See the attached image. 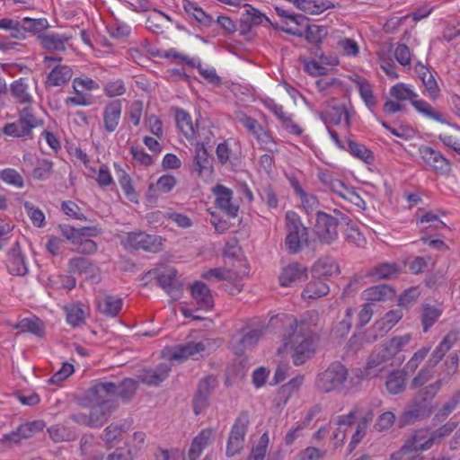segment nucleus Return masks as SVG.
Instances as JSON below:
<instances>
[{"label": "nucleus", "mask_w": 460, "mask_h": 460, "mask_svg": "<svg viewBox=\"0 0 460 460\" xmlns=\"http://www.w3.org/2000/svg\"><path fill=\"white\" fill-rule=\"evenodd\" d=\"M105 409L110 410L107 406L95 404L92 407L88 414L89 427L99 428L102 427L107 420V414Z\"/></svg>", "instance_id": "nucleus-45"}, {"label": "nucleus", "mask_w": 460, "mask_h": 460, "mask_svg": "<svg viewBox=\"0 0 460 460\" xmlns=\"http://www.w3.org/2000/svg\"><path fill=\"white\" fill-rule=\"evenodd\" d=\"M394 296V288L386 284L377 285L366 290V296L369 301H384L391 299Z\"/></svg>", "instance_id": "nucleus-39"}, {"label": "nucleus", "mask_w": 460, "mask_h": 460, "mask_svg": "<svg viewBox=\"0 0 460 460\" xmlns=\"http://www.w3.org/2000/svg\"><path fill=\"white\" fill-rule=\"evenodd\" d=\"M138 388V381L132 378H125L118 385L115 384V398H119L122 402H128L132 400Z\"/></svg>", "instance_id": "nucleus-30"}, {"label": "nucleus", "mask_w": 460, "mask_h": 460, "mask_svg": "<svg viewBox=\"0 0 460 460\" xmlns=\"http://www.w3.org/2000/svg\"><path fill=\"white\" fill-rule=\"evenodd\" d=\"M348 375V370L342 364L334 362L317 375L316 389L322 393L340 392L344 388Z\"/></svg>", "instance_id": "nucleus-2"}, {"label": "nucleus", "mask_w": 460, "mask_h": 460, "mask_svg": "<svg viewBox=\"0 0 460 460\" xmlns=\"http://www.w3.org/2000/svg\"><path fill=\"white\" fill-rule=\"evenodd\" d=\"M176 123L177 127L183 133L187 138L199 137L200 140L203 138L204 128L199 127V123H196V127L193 126L192 120L189 113L183 110H178L176 112Z\"/></svg>", "instance_id": "nucleus-16"}, {"label": "nucleus", "mask_w": 460, "mask_h": 460, "mask_svg": "<svg viewBox=\"0 0 460 460\" xmlns=\"http://www.w3.org/2000/svg\"><path fill=\"white\" fill-rule=\"evenodd\" d=\"M171 371V364L163 363L155 368H143L138 372L137 380L147 385H159L164 381Z\"/></svg>", "instance_id": "nucleus-12"}, {"label": "nucleus", "mask_w": 460, "mask_h": 460, "mask_svg": "<svg viewBox=\"0 0 460 460\" xmlns=\"http://www.w3.org/2000/svg\"><path fill=\"white\" fill-rule=\"evenodd\" d=\"M178 271L174 268L163 270L154 269L146 273V277L154 278L173 300L179 299L181 294L182 283L177 279Z\"/></svg>", "instance_id": "nucleus-5"}, {"label": "nucleus", "mask_w": 460, "mask_h": 460, "mask_svg": "<svg viewBox=\"0 0 460 460\" xmlns=\"http://www.w3.org/2000/svg\"><path fill=\"white\" fill-rule=\"evenodd\" d=\"M395 419V415L392 411H385L377 418L374 429L379 432L387 430L393 426Z\"/></svg>", "instance_id": "nucleus-58"}, {"label": "nucleus", "mask_w": 460, "mask_h": 460, "mask_svg": "<svg viewBox=\"0 0 460 460\" xmlns=\"http://www.w3.org/2000/svg\"><path fill=\"white\" fill-rule=\"evenodd\" d=\"M286 218L288 220V235L285 244L289 253L296 254L309 245V230L303 226L295 212L288 211Z\"/></svg>", "instance_id": "nucleus-3"}, {"label": "nucleus", "mask_w": 460, "mask_h": 460, "mask_svg": "<svg viewBox=\"0 0 460 460\" xmlns=\"http://www.w3.org/2000/svg\"><path fill=\"white\" fill-rule=\"evenodd\" d=\"M339 266L335 260L331 257L319 259L313 267V272L317 277H332L339 274Z\"/></svg>", "instance_id": "nucleus-33"}, {"label": "nucleus", "mask_w": 460, "mask_h": 460, "mask_svg": "<svg viewBox=\"0 0 460 460\" xmlns=\"http://www.w3.org/2000/svg\"><path fill=\"white\" fill-rule=\"evenodd\" d=\"M11 93L21 103H30L31 96L28 93V85L23 79L14 81L11 85Z\"/></svg>", "instance_id": "nucleus-44"}, {"label": "nucleus", "mask_w": 460, "mask_h": 460, "mask_svg": "<svg viewBox=\"0 0 460 460\" xmlns=\"http://www.w3.org/2000/svg\"><path fill=\"white\" fill-rule=\"evenodd\" d=\"M245 13L242 15L240 20V30L242 33L249 32L252 26L262 23L264 20L272 24L270 20L256 8L250 4H245Z\"/></svg>", "instance_id": "nucleus-21"}, {"label": "nucleus", "mask_w": 460, "mask_h": 460, "mask_svg": "<svg viewBox=\"0 0 460 460\" xmlns=\"http://www.w3.org/2000/svg\"><path fill=\"white\" fill-rule=\"evenodd\" d=\"M451 342L448 337H445L439 345L432 352L431 357L429 359V365L430 367H434L442 359L445 354L450 349Z\"/></svg>", "instance_id": "nucleus-51"}, {"label": "nucleus", "mask_w": 460, "mask_h": 460, "mask_svg": "<svg viewBox=\"0 0 460 460\" xmlns=\"http://www.w3.org/2000/svg\"><path fill=\"white\" fill-rule=\"evenodd\" d=\"M435 444L429 429H420L415 430L404 442L398 454L407 455L412 452L425 451Z\"/></svg>", "instance_id": "nucleus-7"}, {"label": "nucleus", "mask_w": 460, "mask_h": 460, "mask_svg": "<svg viewBox=\"0 0 460 460\" xmlns=\"http://www.w3.org/2000/svg\"><path fill=\"white\" fill-rule=\"evenodd\" d=\"M444 384H447V379L439 378L435 383L426 385L419 390L412 400L416 401V402L420 404L424 409H427L428 404L435 397Z\"/></svg>", "instance_id": "nucleus-26"}, {"label": "nucleus", "mask_w": 460, "mask_h": 460, "mask_svg": "<svg viewBox=\"0 0 460 460\" xmlns=\"http://www.w3.org/2000/svg\"><path fill=\"white\" fill-rule=\"evenodd\" d=\"M390 94L399 101H405L416 98L417 95L410 88L406 87L403 84H397L393 86L390 91Z\"/></svg>", "instance_id": "nucleus-57"}, {"label": "nucleus", "mask_w": 460, "mask_h": 460, "mask_svg": "<svg viewBox=\"0 0 460 460\" xmlns=\"http://www.w3.org/2000/svg\"><path fill=\"white\" fill-rule=\"evenodd\" d=\"M459 403L460 390L454 393L452 396L442 405L438 412L436 414V418L445 420L456 409Z\"/></svg>", "instance_id": "nucleus-48"}, {"label": "nucleus", "mask_w": 460, "mask_h": 460, "mask_svg": "<svg viewBox=\"0 0 460 460\" xmlns=\"http://www.w3.org/2000/svg\"><path fill=\"white\" fill-rule=\"evenodd\" d=\"M341 213L339 217H333L327 213L318 211L314 233L321 243L331 244L337 240L338 226H341Z\"/></svg>", "instance_id": "nucleus-4"}, {"label": "nucleus", "mask_w": 460, "mask_h": 460, "mask_svg": "<svg viewBox=\"0 0 460 460\" xmlns=\"http://www.w3.org/2000/svg\"><path fill=\"white\" fill-rule=\"evenodd\" d=\"M250 423L249 415L246 411L239 414L231 429L227 447L226 456H234L241 452L244 444V436Z\"/></svg>", "instance_id": "nucleus-6"}, {"label": "nucleus", "mask_w": 460, "mask_h": 460, "mask_svg": "<svg viewBox=\"0 0 460 460\" xmlns=\"http://www.w3.org/2000/svg\"><path fill=\"white\" fill-rule=\"evenodd\" d=\"M406 374L403 371H394L386 379L385 385L391 394H398L405 390Z\"/></svg>", "instance_id": "nucleus-38"}, {"label": "nucleus", "mask_w": 460, "mask_h": 460, "mask_svg": "<svg viewBox=\"0 0 460 460\" xmlns=\"http://www.w3.org/2000/svg\"><path fill=\"white\" fill-rule=\"evenodd\" d=\"M190 288L198 309L210 310L214 306L211 290L205 283L195 281Z\"/></svg>", "instance_id": "nucleus-14"}, {"label": "nucleus", "mask_w": 460, "mask_h": 460, "mask_svg": "<svg viewBox=\"0 0 460 460\" xmlns=\"http://www.w3.org/2000/svg\"><path fill=\"white\" fill-rule=\"evenodd\" d=\"M215 191L217 195L216 204L217 208L224 210L227 216L231 217H236L238 206H235L231 202L233 191L223 185H217Z\"/></svg>", "instance_id": "nucleus-20"}, {"label": "nucleus", "mask_w": 460, "mask_h": 460, "mask_svg": "<svg viewBox=\"0 0 460 460\" xmlns=\"http://www.w3.org/2000/svg\"><path fill=\"white\" fill-rule=\"evenodd\" d=\"M115 383L100 382L90 387L86 392V398L100 405L107 406L109 409L115 407L112 399L115 398Z\"/></svg>", "instance_id": "nucleus-9"}, {"label": "nucleus", "mask_w": 460, "mask_h": 460, "mask_svg": "<svg viewBox=\"0 0 460 460\" xmlns=\"http://www.w3.org/2000/svg\"><path fill=\"white\" fill-rule=\"evenodd\" d=\"M343 116L346 126L349 127L350 124L349 112L345 106H330L322 113V117L326 122L333 124H340Z\"/></svg>", "instance_id": "nucleus-35"}, {"label": "nucleus", "mask_w": 460, "mask_h": 460, "mask_svg": "<svg viewBox=\"0 0 460 460\" xmlns=\"http://www.w3.org/2000/svg\"><path fill=\"white\" fill-rule=\"evenodd\" d=\"M329 291V286L324 282L323 279L316 276L314 279L307 283L302 296L308 299H317L326 296Z\"/></svg>", "instance_id": "nucleus-32"}, {"label": "nucleus", "mask_w": 460, "mask_h": 460, "mask_svg": "<svg viewBox=\"0 0 460 460\" xmlns=\"http://www.w3.org/2000/svg\"><path fill=\"white\" fill-rule=\"evenodd\" d=\"M401 272L400 268L395 262L393 263H382L375 267L370 276L375 279H385L396 277Z\"/></svg>", "instance_id": "nucleus-41"}, {"label": "nucleus", "mask_w": 460, "mask_h": 460, "mask_svg": "<svg viewBox=\"0 0 460 460\" xmlns=\"http://www.w3.org/2000/svg\"><path fill=\"white\" fill-rule=\"evenodd\" d=\"M307 267L293 262L285 267L280 274L279 282L283 287H289L303 282L307 279Z\"/></svg>", "instance_id": "nucleus-13"}, {"label": "nucleus", "mask_w": 460, "mask_h": 460, "mask_svg": "<svg viewBox=\"0 0 460 460\" xmlns=\"http://www.w3.org/2000/svg\"><path fill=\"white\" fill-rule=\"evenodd\" d=\"M213 162L203 142H197L192 172L200 175L203 172H212Z\"/></svg>", "instance_id": "nucleus-18"}, {"label": "nucleus", "mask_w": 460, "mask_h": 460, "mask_svg": "<svg viewBox=\"0 0 460 460\" xmlns=\"http://www.w3.org/2000/svg\"><path fill=\"white\" fill-rule=\"evenodd\" d=\"M1 179L7 184L22 188L24 185L22 175L13 169H4L0 172Z\"/></svg>", "instance_id": "nucleus-55"}, {"label": "nucleus", "mask_w": 460, "mask_h": 460, "mask_svg": "<svg viewBox=\"0 0 460 460\" xmlns=\"http://www.w3.org/2000/svg\"><path fill=\"white\" fill-rule=\"evenodd\" d=\"M119 181L127 199L132 202H137V195L132 186L129 175L122 171Z\"/></svg>", "instance_id": "nucleus-54"}, {"label": "nucleus", "mask_w": 460, "mask_h": 460, "mask_svg": "<svg viewBox=\"0 0 460 460\" xmlns=\"http://www.w3.org/2000/svg\"><path fill=\"white\" fill-rule=\"evenodd\" d=\"M205 349L206 344L203 341L188 342L186 344L177 346L172 354L171 358L181 360L194 358L197 354L203 352Z\"/></svg>", "instance_id": "nucleus-28"}, {"label": "nucleus", "mask_w": 460, "mask_h": 460, "mask_svg": "<svg viewBox=\"0 0 460 460\" xmlns=\"http://www.w3.org/2000/svg\"><path fill=\"white\" fill-rule=\"evenodd\" d=\"M213 436V430L211 429H205L194 438L189 450L190 460H197L204 448H206L210 443Z\"/></svg>", "instance_id": "nucleus-27"}, {"label": "nucleus", "mask_w": 460, "mask_h": 460, "mask_svg": "<svg viewBox=\"0 0 460 460\" xmlns=\"http://www.w3.org/2000/svg\"><path fill=\"white\" fill-rule=\"evenodd\" d=\"M15 329L21 330L22 332H31L39 337L44 336V325L39 319H23L14 325Z\"/></svg>", "instance_id": "nucleus-42"}, {"label": "nucleus", "mask_w": 460, "mask_h": 460, "mask_svg": "<svg viewBox=\"0 0 460 460\" xmlns=\"http://www.w3.org/2000/svg\"><path fill=\"white\" fill-rule=\"evenodd\" d=\"M122 105L120 101H113L108 103L103 112L105 129L113 132L119 125Z\"/></svg>", "instance_id": "nucleus-24"}, {"label": "nucleus", "mask_w": 460, "mask_h": 460, "mask_svg": "<svg viewBox=\"0 0 460 460\" xmlns=\"http://www.w3.org/2000/svg\"><path fill=\"white\" fill-rule=\"evenodd\" d=\"M374 412L372 410L367 411L359 420L357 430L352 437V442L358 443L366 435L369 423L373 420Z\"/></svg>", "instance_id": "nucleus-52"}, {"label": "nucleus", "mask_w": 460, "mask_h": 460, "mask_svg": "<svg viewBox=\"0 0 460 460\" xmlns=\"http://www.w3.org/2000/svg\"><path fill=\"white\" fill-rule=\"evenodd\" d=\"M23 206L33 225L35 226L41 227L45 221V216L43 212L39 208H35L33 205L29 201H24Z\"/></svg>", "instance_id": "nucleus-59"}, {"label": "nucleus", "mask_w": 460, "mask_h": 460, "mask_svg": "<svg viewBox=\"0 0 460 460\" xmlns=\"http://www.w3.org/2000/svg\"><path fill=\"white\" fill-rule=\"evenodd\" d=\"M38 39L42 47L49 51H65V44L71 39V36L40 33L38 35Z\"/></svg>", "instance_id": "nucleus-23"}, {"label": "nucleus", "mask_w": 460, "mask_h": 460, "mask_svg": "<svg viewBox=\"0 0 460 460\" xmlns=\"http://www.w3.org/2000/svg\"><path fill=\"white\" fill-rule=\"evenodd\" d=\"M422 159L439 173H447L450 170V163L439 152L429 146L420 149Z\"/></svg>", "instance_id": "nucleus-17"}, {"label": "nucleus", "mask_w": 460, "mask_h": 460, "mask_svg": "<svg viewBox=\"0 0 460 460\" xmlns=\"http://www.w3.org/2000/svg\"><path fill=\"white\" fill-rule=\"evenodd\" d=\"M440 314L441 312L438 309L429 305L425 306L422 314L423 331L427 332L438 319Z\"/></svg>", "instance_id": "nucleus-56"}, {"label": "nucleus", "mask_w": 460, "mask_h": 460, "mask_svg": "<svg viewBox=\"0 0 460 460\" xmlns=\"http://www.w3.org/2000/svg\"><path fill=\"white\" fill-rule=\"evenodd\" d=\"M183 8L186 13L192 14L193 17L201 24L208 26L211 23V17L194 3L189 0H184Z\"/></svg>", "instance_id": "nucleus-47"}, {"label": "nucleus", "mask_w": 460, "mask_h": 460, "mask_svg": "<svg viewBox=\"0 0 460 460\" xmlns=\"http://www.w3.org/2000/svg\"><path fill=\"white\" fill-rule=\"evenodd\" d=\"M290 329L292 332L286 346H289L293 350L292 358L294 364L300 366L314 354L315 343L319 337L310 329L309 324L303 320L291 324Z\"/></svg>", "instance_id": "nucleus-1"}, {"label": "nucleus", "mask_w": 460, "mask_h": 460, "mask_svg": "<svg viewBox=\"0 0 460 460\" xmlns=\"http://www.w3.org/2000/svg\"><path fill=\"white\" fill-rule=\"evenodd\" d=\"M358 91L360 96L366 102L367 106L372 107L376 105V100L373 95L371 85L366 80H360L358 82Z\"/></svg>", "instance_id": "nucleus-60"}, {"label": "nucleus", "mask_w": 460, "mask_h": 460, "mask_svg": "<svg viewBox=\"0 0 460 460\" xmlns=\"http://www.w3.org/2000/svg\"><path fill=\"white\" fill-rule=\"evenodd\" d=\"M6 264L9 272L13 275L25 276L28 273L25 257L22 253L18 242H15L13 247L8 252Z\"/></svg>", "instance_id": "nucleus-15"}, {"label": "nucleus", "mask_w": 460, "mask_h": 460, "mask_svg": "<svg viewBox=\"0 0 460 460\" xmlns=\"http://www.w3.org/2000/svg\"><path fill=\"white\" fill-rule=\"evenodd\" d=\"M132 449L129 446L117 447L109 454L106 460H133Z\"/></svg>", "instance_id": "nucleus-64"}, {"label": "nucleus", "mask_w": 460, "mask_h": 460, "mask_svg": "<svg viewBox=\"0 0 460 460\" xmlns=\"http://www.w3.org/2000/svg\"><path fill=\"white\" fill-rule=\"evenodd\" d=\"M411 104L419 112L424 114L425 116H427L434 120L439 121L441 123H446V119H444L443 114L440 113L439 111H436L427 102L412 99Z\"/></svg>", "instance_id": "nucleus-43"}, {"label": "nucleus", "mask_w": 460, "mask_h": 460, "mask_svg": "<svg viewBox=\"0 0 460 460\" xmlns=\"http://www.w3.org/2000/svg\"><path fill=\"white\" fill-rule=\"evenodd\" d=\"M269 444V437L264 433L259 439L258 444L252 448L250 458L253 460H263L267 447Z\"/></svg>", "instance_id": "nucleus-62"}, {"label": "nucleus", "mask_w": 460, "mask_h": 460, "mask_svg": "<svg viewBox=\"0 0 460 460\" xmlns=\"http://www.w3.org/2000/svg\"><path fill=\"white\" fill-rule=\"evenodd\" d=\"M402 314L400 310L388 312L381 320L374 324V329L377 330L379 333L376 334L373 341L377 339V336H384L401 318Z\"/></svg>", "instance_id": "nucleus-34"}, {"label": "nucleus", "mask_w": 460, "mask_h": 460, "mask_svg": "<svg viewBox=\"0 0 460 460\" xmlns=\"http://www.w3.org/2000/svg\"><path fill=\"white\" fill-rule=\"evenodd\" d=\"M98 309L103 314L115 317L122 307V300L112 296H105L98 301Z\"/></svg>", "instance_id": "nucleus-36"}, {"label": "nucleus", "mask_w": 460, "mask_h": 460, "mask_svg": "<svg viewBox=\"0 0 460 460\" xmlns=\"http://www.w3.org/2000/svg\"><path fill=\"white\" fill-rule=\"evenodd\" d=\"M327 35V29L323 26L310 25L306 29L305 39L309 43L319 45Z\"/></svg>", "instance_id": "nucleus-53"}, {"label": "nucleus", "mask_w": 460, "mask_h": 460, "mask_svg": "<svg viewBox=\"0 0 460 460\" xmlns=\"http://www.w3.org/2000/svg\"><path fill=\"white\" fill-rule=\"evenodd\" d=\"M394 357L388 345L385 343L376 348L369 356L367 361V367L374 368L381 365L382 363L391 359Z\"/></svg>", "instance_id": "nucleus-40"}, {"label": "nucleus", "mask_w": 460, "mask_h": 460, "mask_svg": "<svg viewBox=\"0 0 460 460\" xmlns=\"http://www.w3.org/2000/svg\"><path fill=\"white\" fill-rule=\"evenodd\" d=\"M52 162L49 160H42L38 164V165L34 168L32 172V176L38 180H46L48 179L52 172Z\"/></svg>", "instance_id": "nucleus-61"}, {"label": "nucleus", "mask_w": 460, "mask_h": 460, "mask_svg": "<svg viewBox=\"0 0 460 460\" xmlns=\"http://www.w3.org/2000/svg\"><path fill=\"white\" fill-rule=\"evenodd\" d=\"M73 75L72 69L66 66H57L49 75V85L60 86L68 82Z\"/></svg>", "instance_id": "nucleus-37"}, {"label": "nucleus", "mask_w": 460, "mask_h": 460, "mask_svg": "<svg viewBox=\"0 0 460 460\" xmlns=\"http://www.w3.org/2000/svg\"><path fill=\"white\" fill-rule=\"evenodd\" d=\"M348 148L355 157L361 159L366 164H371L374 161L372 152L362 144L349 140Z\"/></svg>", "instance_id": "nucleus-46"}, {"label": "nucleus", "mask_w": 460, "mask_h": 460, "mask_svg": "<svg viewBox=\"0 0 460 460\" xmlns=\"http://www.w3.org/2000/svg\"><path fill=\"white\" fill-rule=\"evenodd\" d=\"M66 320L69 324L78 326L84 320V313L78 305H72L67 308Z\"/></svg>", "instance_id": "nucleus-63"}, {"label": "nucleus", "mask_w": 460, "mask_h": 460, "mask_svg": "<svg viewBox=\"0 0 460 460\" xmlns=\"http://www.w3.org/2000/svg\"><path fill=\"white\" fill-rule=\"evenodd\" d=\"M438 138L445 146L452 148L460 155V128L447 123V126L440 130Z\"/></svg>", "instance_id": "nucleus-25"}, {"label": "nucleus", "mask_w": 460, "mask_h": 460, "mask_svg": "<svg viewBox=\"0 0 460 460\" xmlns=\"http://www.w3.org/2000/svg\"><path fill=\"white\" fill-rule=\"evenodd\" d=\"M217 385V380L214 376H207L199 381L193 398V410L196 415L201 413L208 406L209 396Z\"/></svg>", "instance_id": "nucleus-10"}, {"label": "nucleus", "mask_w": 460, "mask_h": 460, "mask_svg": "<svg viewBox=\"0 0 460 460\" xmlns=\"http://www.w3.org/2000/svg\"><path fill=\"white\" fill-rule=\"evenodd\" d=\"M126 244L135 250L158 252L162 249V238L158 235L147 234L144 232L128 234Z\"/></svg>", "instance_id": "nucleus-8"}, {"label": "nucleus", "mask_w": 460, "mask_h": 460, "mask_svg": "<svg viewBox=\"0 0 460 460\" xmlns=\"http://www.w3.org/2000/svg\"><path fill=\"white\" fill-rule=\"evenodd\" d=\"M415 71L420 78L427 93L432 100H435L439 95V87L438 85L435 77L431 74V72L423 66L420 62H418L415 66Z\"/></svg>", "instance_id": "nucleus-22"}, {"label": "nucleus", "mask_w": 460, "mask_h": 460, "mask_svg": "<svg viewBox=\"0 0 460 460\" xmlns=\"http://www.w3.org/2000/svg\"><path fill=\"white\" fill-rule=\"evenodd\" d=\"M425 411L426 409H424L420 404L416 402V401L411 400L406 405L402 415L399 418V427L402 428L413 424L416 420H419L420 414Z\"/></svg>", "instance_id": "nucleus-29"}, {"label": "nucleus", "mask_w": 460, "mask_h": 460, "mask_svg": "<svg viewBox=\"0 0 460 460\" xmlns=\"http://www.w3.org/2000/svg\"><path fill=\"white\" fill-rule=\"evenodd\" d=\"M177 180L172 175L161 176L155 184H150L146 196L149 199H155L159 193H168L176 185Z\"/></svg>", "instance_id": "nucleus-31"}, {"label": "nucleus", "mask_w": 460, "mask_h": 460, "mask_svg": "<svg viewBox=\"0 0 460 460\" xmlns=\"http://www.w3.org/2000/svg\"><path fill=\"white\" fill-rule=\"evenodd\" d=\"M22 23L24 25L26 32L39 34L44 33L43 31H45L49 27V22L44 18L32 19L26 17L22 19Z\"/></svg>", "instance_id": "nucleus-49"}, {"label": "nucleus", "mask_w": 460, "mask_h": 460, "mask_svg": "<svg viewBox=\"0 0 460 460\" xmlns=\"http://www.w3.org/2000/svg\"><path fill=\"white\" fill-rule=\"evenodd\" d=\"M341 220L345 240L358 247H363L366 243V238L359 231L358 223L352 221L344 214L341 215Z\"/></svg>", "instance_id": "nucleus-19"}, {"label": "nucleus", "mask_w": 460, "mask_h": 460, "mask_svg": "<svg viewBox=\"0 0 460 460\" xmlns=\"http://www.w3.org/2000/svg\"><path fill=\"white\" fill-rule=\"evenodd\" d=\"M262 331L260 329L243 330L235 333L231 340L233 349L236 355H243L246 349L255 346L262 337Z\"/></svg>", "instance_id": "nucleus-11"}, {"label": "nucleus", "mask_w": 460, "mask_h": 460, "mask_svg": "<svg viewBox=\"0 0 460 460\" xmlns=\"http://www.w3.org/2000/svg\"><path fill=\"white\" fill-rule=\"evenodd\" d=\"M19 118L21 123L24 124L31 131L42 126L43 122L35 117L31 107L27 106L20 111Z\"/></svg>", "instance_id": "nucleus-50"}]
</instances>
